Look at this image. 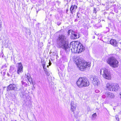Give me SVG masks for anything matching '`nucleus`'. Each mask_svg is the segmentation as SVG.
Masks as SVG:
<instances>
[{"label":"nucleus","mask_w":121,"mask_h":121,"mask_svg":"<svg viewBox=\"0 0 121 121\" xmlns=\"http://www.w3.org/2000/svg\"><path fill=\"white\" fill-rule=\"evenodd\" d=\"M68 38L65 35L61 34L59 35L57 39V43L60 48L64 49L65 52L68 53L70 49L72 50V49H70L69 47L68 41Z\"/></svg>","instance_id":"obj_1"},{"label":"nucleus","mask_w":121,"mask_h":121,"mask_svg":"<svg viewBox=\"0 0 121 121\" xmlns=\"http://www.w3.org/2000/svg\"><path fill=\"white\" fill-rule=\"evenodd\" d=\"M75 63L79 69L81 71H84L90 66L89 62H86L82 59H79Z\"/></svg>","instance_id":"obj_2"},{"label":"nucleus","mask_w":121,"mask_h":121,"mask_svg":"<svg viewBox=\"0 0 121 121\" xmlns=\"http://www.w3.org/2000/svg\"><path fill=\"white\" fill-rule=\"evenodd\" d=\"M76 84L80 88L88 86L90 84L89 81L87 78L84 77L79 78Z\"/></svg>","instance_id":"obj_3"},{"label":"nucleus","mask_w":121,"mask_h":121,"mask_svg":"<svg viewBox=\"0 0 121 121\" xmlns=\"http://www.w3.org/2000/svg\"><path fill=\"white\" fill-rule=\"evenodd\" d=\"M107 63L111 67L116 68L118 66V62L117 59L114 57H109L107 61Z\"/></svg>","instance_id":"obj_4"},{"label":"nucleus","mask_w":121,"mask_h":121,"mask_svg":"<svg viewBox=\"0 0 121 121\" xmlns=\"http://www.w3.org/2000/svg\"><path fill=\"white\" fill-rule=\"evenodd\" d=\"M101 74H103V77L106 79H109L111 78L110 73L108 70L106 68H103L100 70Z\"/></svg>","instance_id":"obj_5"},{"label":"nucleus","mask_w":121,"mask_h":121,"mask_svg":"<svg viewBox=\"0 0 121 121\" xmlns=\"http://www.w3.org/2000/svg\"><path fill=\"white\" fill-rule=\"evenodd\" d=\"M73 49H74L75 52L76 51V52H81L83 51L84 49V47L81 44L77 45V46L75 47V48L74 47Z\"/></svg>","instance_id":"obj_6"},{"label":"nucleus","mask_w":121,"mask_h":121,"mask_svg":"<svg viewBox=\"0 0 121 121\" xmlns=\"http://www.w3.org/2000/svg\"><path fill=\"white\" fill-rule=\"evenodd\" d=\"M7 90H14L15 91H18L16 85L15 84H10L7 87Z\"/></svg>","instance_id":"obj_7"},{"label":"nucleus","mask_w":121,"mask_h":121,"mask_svg":"<svg viewBox=\"0 0 121 121\" xmlns=\"http://www.w3.org/2000/svg\"><path fill=\"white\" fill-rule=\"evenodd\" d=\"M23 66L21 63H18V66L17 68V73L20 74L22 72Z\"/></svg>","instance_id":"obj_8"},{"label":"nucleus","mask_w":121,"mask_h":121,"mask_svg":"<svg viewBox=\"0 0 121 121\" xmlns=\"http://www.w3.org/2000/svg\"><path fill=\"white\" fill-rule=\"evenodd\" d=\"M105 94L107 97L110 99L113 98L115 96L113 93L109 92H106Z\"/></svg>","instance_id":"obj_9"},{"label":"nucleus","mask_w":121,"mask_h":121,"mask_svg":"<svg viewBox=\"0 0 121 121\" xmlns=\"http://www.w3.org/2000/svg\"><path fill=\"white\" fill-rule=\"evenodd\" d=\"M99 82L98 78L97 76H94L93 77L92 82L93 84L95 85H97L99 83Z\"/></svg>","instance_id":"obj_10"},{"label":"nucleus","mask_w":121,"mask_h":121,"mask_svg":"<svg viewBox=\"0 0 121 121\" xmlns=\"http://www.w3.org/2000/svg\"><path fill=\"white\" fill-rule=\"evenodd\" d=\"M78 7L75 5H72L70 8V12L73 14L76 12V10L77 8Z\"/></svg>","instance_id":"obj_11"},{"label":"nucleus","mask_w":121,"mask_h":121,"mask_svg":"<svg viewBox=\"0 0 121 121\" xmlns=\"http://www.w3.org/2000/svg\"><path fill=\"white\" fill-rule=\"evenodd\" d=\"M112 91H118L119 87V85L117 84H113Z\"/></svg>","instance_id":"obj_12"},{"label":"nucleus","mask_w":121,"mask_h":121,"mask_svg":"<svg viewBox=\"0 0 121 121\" xmlns=\"http://www.w3.org/2000/svg\"><path fill=\"white\" fill-rule=\"evenodd\" d=\"M26 77L27 78L29 81L30 82V84H32L33 85V82L32 81V79L31 78L30 75L29 73H27Z\"/></svg>","instance_id":"obj_13"},{"label":"nucleus","mask_w":121,"mask_h":121,"mask_svg":"<svg viewBox=\"0 0 121 121\" xmlns=\"http://www.w3.org/2000/svg\"><path fill=\"white\" fill-rule=\"evenodd\" d=\"M113 84L112 83H107L106 87L108 90L110 91H112Z\"/></svg>","instance_id":"obj_14"},{"label":"nucleus","mask_w":121,"mask_h":121,"mask_svg":"<svg viewBox=\"0 0 121 121\" xmlns=\"http://www.w3.org/2000/svg\"><path fill=\"white\" fill-rule=\"evenodd\" d=\"M71 111L73 112L75 109L76 106L75 104H74L73 102H71Z\"/></svg>","instance_id":"obj_15"},{"label":"nucleus","mask_w":121,"mask_h":121,"mask_svg":"<svg viewBox=\"0 0 121 121\" xmlns=\"http://www.w3.org/2000/svg\"><path fill=\"white\" fill-rule=\"evenodd\" d=\"M110 43L112 45L116 46L117 44L116 40L113 39H111L110 41Z\"/></svg>","instance_id":"obj_16"},{"label":"nucleus","mask_w":121,"mask_h":121,"mask_svg":"<svg viewBox=\"0 0 121 121\" xmlns=\"http://www.w3.org/2000/svg\"><path fill=\"white\" fill-rule=\"evenodd\" d=\"M72 35L71 37V38L72 39H76L79 38V37L77 36V35L75 34L74 32V33Z\"/></svg>","instance_id":"obj_17"},{"label":"nucleus","mask_w":121,"mask_h":121,"mask_svg":"<svg viewBox=\"0 0 121 121\" xmlns=\"http://www.w3.org/2000/svg\"><path fill=\"white\" fill-rule=\"evenodd\" d=\"M45 65L44 64H43V66L44 69V70L45 71V73L47 75H48L49 74V73H48V70L46 69V68H45Z\"/></svg>","instance_id":"obj_18"},{"label":"nucleus","mask_w":121,"mask_h":121,"mask_svg":"<svg viewBox=\"0 0 121 121\" xmlns=\"http://www.w3.org/2000/svg\"><path fill=\"white\" fill-rule=\"evenodd\" d=\"M68 35H72L74 33V32L72 30H68Z\"/></svg>","instance_id":"obj_19"},{"label":"nucleus","mask_w":121,"mask_h":121,"mask_svg":"<svg viewBox=\"0 0 121 121\" xmlns=\"http://www.w3.org/2000/svg\"><path fill=\"white\" fill-rule=\"evenodd\" d=\"M97 116V115L96 113H95L93 114L92 116L91 119L92 120L95 119Z\"/></svg>","instance_id":"obj_20"},{"label":"nucleus","mask_w":121,"mask_h":121,"mask_svg":"<svg viewBox=\"0 0 121 121\" xmlns=\"http://www.w3.org/2000/svg\"><path fill=\"white\" fill-rule=\"evenodd\" d=\"M115 117L116 119V120L115 121H119V119L118 117V116L117 115H116L115 116Z\"/></svg>","instance_id":"obj_21"},{"label":"nucleus","mask_w":121,"mask_h":121,"mask_svg":"<svg viewBox=\"0 0 121 121\" xmlns=\"http://www.w3.org/2000/svg\"><path fill=\"white\" fill-rule=\"evenodd\" d=\"M96 10V9L94 8V10H93V13H96V12H97Z\"/></svg>","instance_id":"obj_22"},{"label":"nucleus","mask_w":121,"mask_h":121,"mask_svg":"<svg viewBox=\"0 0 121 121\" xmlns=\"http://www.w3.org/2000/svg\"><path fill=\"white\" fill-rule=\"evenodd\" d=\"M6 70L5 69V70H4L3 72H1L2 73H3V75H4L5 74V71Z\"/></svg>","instance_id":"obj_23"},{"label":"nucleus","mask_w":121,"mask_h":121,"mask_svg":"<svg viewBox=\"0 0 121 121\" xmlns=\"http://www.w3.org/2000/svg\"><path fill=\"white\" fill-rule=\"evenodd\" d=\"M95 92L96 93H98L99 92V90H95Z\"/></svg>","instance_id":"obj_24"},{"label":"nucleus","mask_w":121,"mask_h":121,"mask_svg":"<svg viewBox=\"0 0 121 121\" xmlns=\"http://www.w3.org/2000/svg\"><path fill=\"white\" fill-rule=\"evenodd\" d=\"M22 85H24V84H25L26 83L25 82H24L23 81H22Z\"/></svg>","instance_id":"obj_25"},{"label":"nucleus","mask_w":121,"mask_h":121,"mask_svg":"<svg viewBox=\"0 0 121 121\" xmlns=\"http://www.w3.org/2000/svg\"><path fill=\"white\" fill-rule=\"evenodd\" d=\"M77 17H78L79 18V13H77Z\"/></svg>","instance_id":"obj_26"},{"label":"nucleus","mask_w":121,"mask_h":121,"mask_svg":"<svg viewBox=\"0 0 121 121\" xmlns=\"http://www.w3.org/2000/svg\"><path fill=\"white\" fill-rule=\"evenodd\" d=\"M119 46H120L121 47V41L119 43Z\"/></svg>","instance_id":"obj_27"},{"label":"nucleus","mask_w":121,"mask_h":121,"mask_svg":"<svg viewBox=\"0 0 121 121\" xmlns=\"http://www.w3.org/2000/svg\"><path fill=\"white\" fill-rule=\"evenodd\" d=\"M49 64V65H50L51 64V62L50 61Z\"/></svg>","instance_id":"obj_28"},{"label":"nucleus","mask_w":121,"mask_h":121,"mask_svg":"<svg viewBox=\"0 0 121 121\" xmlns=\"http://www.w3.org/2000/svg\"><path fill=\"white\" fill-rule=\"evenodd\" d=\"M7 75L8 76H9L10 75L8 73H7Z\"/></svg>","instance_id":"obj_29"},{"label":"nucleus","mask_w":121,"mask_h":121,"mask_svg":"<svg viewBox=\"0 0 121 121\" xmlns=\"http://www.w3.org/2000/svg\"><path fill=\"white\" fill-rule=\"evenodd\" d=\"M120 95L121 96V92L120 93Z\"/></svg>","instance_id":"obj_30"},{"label":"nucleus","mask_w":121,"mask_h":121,"mask_svg":"<svg viewBox=\"0 0 121 121\" xmlns=\"http://www.w3.org/2000/svg\"><path fill=\"white\" fill-rule=\"evenodd\" d=\"M105 96L104 95H103L102 96V97H103V96Z\"/></svg>","instance_id":"obj_31"}]
</instances>
